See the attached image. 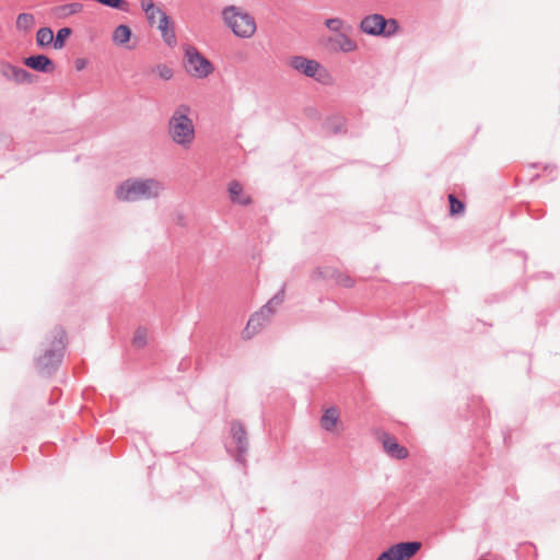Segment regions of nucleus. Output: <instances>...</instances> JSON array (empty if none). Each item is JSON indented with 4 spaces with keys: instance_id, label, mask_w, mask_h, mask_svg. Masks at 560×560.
Returning <instances> with one entry per match:
<instances>
[{
    "instance_id": "f257e3e1",
    "label": "nucleus",
    "mask_w": 560,
    "mask_h": 560,
    "mask_svg": "<svg viewBox=\"0 0 560 560\" xmlns=\"http://www.w3.org/2000/svg\"><path fill=\"white\" fill-rule=\"evenodd\" d=\"M163 190V185L154 178H129L116 188V197L121 201H138L156 198Z\"/></svg>"
},
{
    "instance_id": "f03ea898",
    "label": "nucleus",
    "mask_w": 560,
    "mask_h": 560,
    "mask_svg": "<svg viewBox=\"0 0 560 560\" xmlns=\"http://www.w3.org/2000/svg\"><path fill=\"white\" fill-rule=\"evenodd\" d=\"M189 113L190 107L180 104L168 120V133L172 140L183 148H188L195 139V126L188 116Z\"/></svg>"
},
{
    "instance_id": "7ed1b4c3",
    "label": "nucleus",
    "mask_w": 560,
    "mask_h": 560,
    "mask_svg": "<svg viewBox=\"0 0 560 560\" xmlns=\"http://www.w3.org/2000/svg\"><path fill=\"white\" fill-rule=\"evenodd\" d=\"M66 331L58 327L54 330V340L49 349L36 360L37 369L40 373L50 375L62 361L65 351Z\"/></svg>"
},
{
    "instance_id": "20e7f679",
    "label": "nucleus",
    "mask_w": 560,
    "mask_h": 560,
    "mask_svg": "<svg viewBox=\"0 0 560 560\" xmlns=\"http://www.w3.org/2000/svg\"><path fill=\"white\" fill-rule=\"evenodd\" d=\"M222 16L225 24L237 37L249 38L256 32L254 18L235 5L226 7L222 12Z\"/></svg>"
},
{
    "instance_id": "39448f33",
    "label": "nucleus",
    "mask_w": 560,
    "mask_h": 560,
    "mask_svg": "<svg viewBox=\"0 0 560 560\" xmlns=\"http://www.w3.org/2000/svg\"><path fill=\"white\" fill-rule=\"evenodd\" d=\"M398 27V23L395 19H385L384 15L378 13L366 15L360 23V28L363 33L381 37L395 35Z\"/></svg>"
},
{
    "instance_id": "423d86ee",
    "label": "nucleus",
    "mask_w": 560,
    "mask_h": 560,
    "mask_svg": "<svg viewBox=\"0 0 560 560\" xmlns=\"http://www.w3.org/2000/svg\"><path fill=\"white\" fill-rule=\"evenodd\" d=\"M231 443L225 445L226 451L238 464L245 465L248 452V439L245 427L241 421H233L231 423Z\"/></svg>"
},
{
    "instance_id": "0eeeda50",
    "label": "nucleus",
    "mask_w": 560,
    "mask_h": 560,
    "mask_svg": "<svg viewBox=\"0 0 560 560\" xmlns=\"http://www.w3.org/2000/svg\"><path fill=\"white\" fill-rule=\"evenodd\" d=\"M185 58L187 72L196 78H207L214 70L211 61L203 57L194 46H186Z\"/></svg>"
},
{
    "instance_id": "6e6552de",
    "label": "nucleus",
    "mask_w": 560,
    "mask_h": 560,
    "mask_svg": "<svg viewBox=\"0 0 560 560\" xmlns=\"http://www.w3.org/2000/svg\"><path fill=\"white\" fill-rule=\"evenodd\" d=\"M421 546L420 541H401L383 551L376 560H409L421 549Z\"/></svg>"
},
{
    "instance_id": "1a4fd4ad",
    "label": "nucleus",
    "mask_w": 560,
    "mask_h": 560,
    "mask_svg": "<svg viewBox=\"0 0 560 560\" xmlns=\"http://www.w3.org/2000/svg\"><path fill=\"white\" fill-rule=\"evenodd\" d=\"M0 74L5 80L16 84H32L34 82V74L7 61L0 62Z\"/></svg>"
},
{
    "instance_id": "9d476101",
    "label": "nucleus",
    "mask_w": 560,
    "mask_h": 560,
    "mask_svg": "<svg viewBox=\"0 0 560 560\" xmlns=\"http://www.w3.org/2000/svg\"><path fill=\"white\" fill-rule=\"evenodd\" d=\"M289 63L298 72L303 73L304 75L315 79L317 81H320V78L317 77V73L320 70L325 72L324 68L318 61L314 59H307L306 57L303 56H293L290 59Z\"/></svg>"
},
{
    "instance_id": "9b49d317",
    "label": "nucleus",
    "mask_w": 560,
    "mask_h": 560,
    "mask_svg": "<svg viewBox=\"0 0 560 560\" xmlns=\"http://www.w3.org/2000/svg\"><path fill=\"white\" fill-rule=\"evenodd\" d=\"M271 312L269 311L268 305H264L258 312L254 313L243 330V338L250 339L253 336H255L257 332L261 330L264 325L269 322L271 317Z\"/></svg>"
},
{
    "instance_id": "f8f14e48",
    "label": "nucleus",
    "mask_w": 560,
    "mask_h": 560,
    "mask_svg": "<svg viewBox=\"0 0 560 560\" xmlns=\"http://www.w3.org/2000/svg\"><path fill=\"white\" fill-rule=\"evenodd\" d=\"M327 47L335 52H351L357 50L358 44L345 33H338L327 39Z\"/></svg>"
},
{
    "instance_id": "ddd939ff",
    "label": "nucleus",
    "mask_w": 560,
    "mask_h": 560,
    "mask_svg": "<svg viewBox=\"0 0 560 560\" xmlns=\"http://www.w3.org/2000/svg\"><path fill=\"white\" fill-rule=\"evenodd\" d=\"M24 65L42 73H50L55 70L54 61L46 55H32L23 60Z\"/></svg>"
},
{
    "instance_id": "4468645a",
    "label": "nucleus",
    "mask_w": 560,
    "mask_h": 560,
    "mask_svg": "<svg viewBox=\"0 0 560 560\" xmlns=\"http://www.w3.org/2000/svg\"><path fill=\"white\" fill-rule=\"evenodd\" d=\"M158 28L161 31L162 38L166 45L174 47L177 44L176 35L174 32V23L166 13L161 14Z\"/></svg>"
},
{
    "instance_id": "2eb2a0df",
    "label": "nucleus",
    "mask_w": 560,
    "mask_h": 560,
    "mask_svg": "<svg viewBox=\"0 0 560 560\" xmlns=\"http://www.w3.org/2000/svg\"><path fill=\"white\" fill-rule=\"evenodd\" d=\"M313 277L334 278L338 284H340L345 288H352L354 285V281L350 276L345 275L338 270H332V269L322 270L320 268H317L314 271Z\"/></svg>"
},
{
    "instance_id": "dca6fc26",
    "label": "nucleus",
    "mask_w": 560,
    "mask_h": 560,
    "mask_svg": "<svg viewBox=\"0 0 560 560\" xmlns=\"http://www.w3.org/2000/svg\"><path fill=\"white\" fill-rule=\"evenodd\" d=\"M384 450L396 459H405L408 456V451L406 447L401 446L397 440L393 436L385 435L383 440Z\"/></svg>"
},
{
    "instance_id": "f3484780",
    "label": "nucleus",
    "mask_w": 560,
    "mask_h": 560,
    "mask_svg": "<svg viewBox=\"0 0 560 560\" xmlns=\"http://www.w3.org/2000/svg\"><path fill=\"white\" fill-rule=\"evenodd\" d=\"M229 195L233 203H238L242 206H248L252 203V198L249 196L243 195V187L237 180L230 183Z\"/></svg>"
},
{
    "instance_id": "a211bd4d",
    "label": "nucleus",
    "mask_w": 560,
    "mask_h": 560,
    "mask_svg": "<svg viewBox=\"0 0 560 560\" xmlns=\"http://www.w3.org/2000/svg\"><path fill=\"white\" fill-rule=\"evenodd\" d=\"M339 419V412L337 408L330 407L325 410L320 418V427L328 432H331L337 424Z\"/></svg>"
},
{
    "instance_id": "6ab92c4d",
    "label": "nucleus",
    "mask_w": 560,
    "mask_h": 560,
    "mask_svg": "<svg viewBox=\"0 0 560 560\" xmlns=\"http://www.w3.org/2000/svg\"><path fill=\"white\" fill-rule=\"evenodd\" d=\"M141 9L151 26L155 24L156 16L161 19V14L165 13L154 4L153 0H141Z\"/></svg>"
},
{
    "instance_id": "aec40b11",
    "label": "nucleus",
    "mask_w": 560,
    "mask_h": 560,
    "mask_svg": "<svg viewBox=\"0 0 560 560\" xmlns=\"http://www.w3.org/2000/svg\"><path fill=\"white\" fill-rule=\"evenodd\" d=\"M131 30L128 25L120 24L113 32V42L116 45L122 46L127 44L131 38Z\"/></svg>"
},
{
    "instance_id": "412c9836",
    "label": "nucleus",
    "mask_w": 560,
    "mask_h": 560,
    "mask_svg": "<svg viewBox=\"0 0 560 560\" xmlns=\"http://www.w3.org/2000/svg\"><path fill=\"white\" fill-rule=\"evenodd\" d=\"M36 43L39 47L54 45V32L50 27H42L36 33Z\"/></svg>"
},
{
    "instance_id": "4be33fe9",
    "label": "nucleus",
    "mask_w": 560,
    "mask_h": 560,
    "mask_svg": "<svg viewBox=\"0 0 560 560\" xmlns=\"http://www.w3.org/2000/svg\"><path fill=\"white\" fill-rule=\"evenodd\" d=\"M82 10H83V4L82 3H80V2H72V3H67V4H63V5L57 7L56 8V13L59 16H67V15L77 14V13L81 12Z\"/></svg>"
},
{
    "instance_id": "5701e85b",
    "label": "nucleus",
    "mask_w": 560,
    "mask_h": 560,
    "mask_svg": "<svg viewBox=\"0 0 560 560\" xmlns=\"http://www.w3.org/2000/svg\"><path fill=\"white\" fill-rule=\"evenodd\" d=\"M35 23L34 15L31 13H20L16 18V28L19 31L27 32Z\"/></svg>"
},
{
    "instance_id": "b1692460",
    "label": "nucleus",
    "mask_w": 560,
    "mask_h": 560,
    "mask_svg": "<svg viewBox=\"0 0 560 560\" xmlns=\"http://www.w3.org/2000/svg\"><path fill=\"white\" fill-rule=\"evenodd\" d=\"M450 214L459 215L465 211V203L459 200L454 194L448 195Z\"/></svg>"
},
{
    "instance_id": "393cba45",
    "label": "nucleus",
    "mask_w": 560,
    "mask_h": 560,
    "mask_svg": "<svg viewBox=\"0 0 560 560\" xmlns=\"http://www.w3.org/2000/svg\"><path fill=\"white\" fill-rule=\"evenodd\" d=\"M72 30L70 27H62L58 30L56 36H54V48L61 49L65 46L66 39L71 35Z\"/></svg>"
},
{
    "instance_id": "a878e982",
    "label": "nucleus",
    "mask_w": 560,
    "mask_h": 560,
    "mask_svg": "<svg viewBox=\"0 0 560 560\" xmlns=\"http://www.w3.org/2000/svg\"><path fill=\"white\" fill-rule=\"evenodd\" d=\"M147 345V329L139 327L132 338V346L136 348H143Z\"/></svg>"
},
{
    "instance_id": "bb28decb",
    "label": "nucleus",
    "mask_w": 560,
    "mask_h": 560,
    "mask_svg": "<svg viewBox=\"0 0 560 560\" xmlns=\"http://www.w3.org/2000/svg\"><path fill=\"white\" fill-rule=\"evenodd\" d=\"M284 300V288H282L278 293H276L266 305L269 306V311L271 312V315L275 313V306L280 305Z\"/></svg>"
},
{
    "instance_id": "cd10ccee",
    "label": "nucleus",
    "mask_w": 560,
    "mask_h": 560,
    "mask_svg": "<svg viewBox=\"0 0 560 560\" xmlns=\"http://www.w3.org/2000/svg\"><path fill=\"white\" fill-rule=\"evenodd\" d=\"M325 25L328 30L335 33H341V28L343 26V21L339 18H330L325 21Z\"/></svg>"
},
{
    "instance_id": "c85d7f7f",
    "label": "nucleus",
    "mask_w": 560,
    "mask_h": 560,
    "mask_svg": "<svg viewBox=\"0 0 560 560\" xmlns=\"http://www.w3.org/2000/svg\"><path fill=\"white\" fill-rule=\"evenodd\" d=\"M325 128L336 135V133H339L341 132L342 130V122H341V119L339 118H332V119H328L325 124Z\"/></svg>"
},
{
    "instance_id": "c756f323",
    "label": "nucleus",
    "mask_w": 560,
    "mask_h": 560,
    "mask_svg": "<svg viewBox=\"0 0 560 560\" xmlns=\"http://www.w3.org/2000/svg\"><path fill=\"white\" fill-rule=\"evenodd\" d=\"M156 71L161 79L163 80H171L173 78V70L167 67L166 65H159L156 67Z\"/></svg>"
},
{
    "instance_id": "7c9ffc66",
    "label": "nucleus",
    "mask_w": 560,
    "mask_h": 560,
    "mask_svg": "<svg viewBox=\"0 0 560 560\" xmlns=\"http://www.w3.org/2000/svg\"><path fill=\"white\" fill-rule=\"evenodd\" d=\"M74 66L78 71H81L85 68L86 61L85 59H77Z\"/></svg>"
}]
</instances>
